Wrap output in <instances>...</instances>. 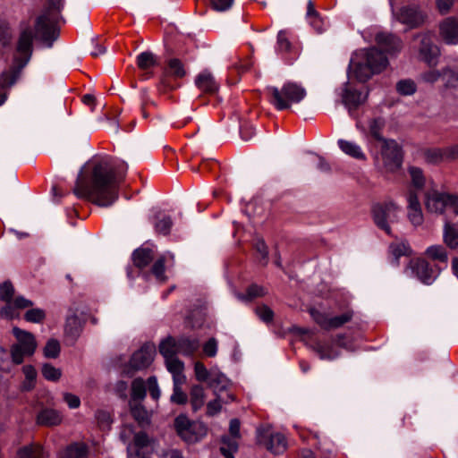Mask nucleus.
I'll return each mask as SVG.
<instances>
[{"mask_svg": "<svg viewBox=\"0 0 458 458\" xmlns=\"http://www.w3.org/2000/svg\"><path fill=\"white\" fill-rule=\"evenodd\" d=\"M123 174L116 172L107 158L96 157L81 170L73 189L74 194L100 207H109L118 199Z\"/></svg>", "mask_w": 458, "mask_h": 458, "instance_id": "1", "label": "nucleus"}, {"mask_svg": "<svg viewBox=\"0 0 458 458\" xmlns=\"http://www.w3.org/2000/svg\"><path fill=\"white\" fill-rule=\"evenodd\" d=\"M387 65L388 59L385 53L377 47H371L356 51L349 67L359 81L365 82L374 74L384 71Z\"/></svg>", "mask_w": 458, "mask_h": 458, "instance_id": "2", "label": "nucleus"}, {"mask_svg": "<svg viewBox=\"0 0 458 458\" xmlns=\"http://www.w3.org/2000/svg\"><path fill=\"white\" fill-rule=\"evenodd\" d=\"M64 0H49L44 12L35 21V37L45 47H52L59 36L56 24Z\"/></svg>", "mask_w": 458, "mask_h": 458, "instance_id": "3", "label": "nucleus"}, {"mask_svg": "<svg viewBox=\"0 0 458 458\" xmlns=\"http://www.w3.org/2000/svg\"><path fill=\"white\" fill-rule=\"evenodd\" d=\"M266 94L268 102L278 111L290 109L306 97V89L296 82H285L281 88L267 86Z\"/></svg>", "mask_w": 458, "mask_h": 458, "instance_id": "4", "label": "nucleus"}, {"mask_svg": "<svg viewBox=\"0 0 458 458\" xmlns=\"http://www.w3.org/2000/svg\"><path fill=\"white\" fill-rule=\"evenodd\" d=\"M13 334L17 343L11 347L12 360L15 364H21L25 357L34 354L37 349V342L31 333L19 327H13Z\"/></svg>", "mask_w": 458, "mask_h": 458, "instance_id": "5", "label": "nucleus"}, {"mask_svg": "<svg viewBox=\"0 0 458 458\" xmlns=\"http://www.w3.org/2000/svg\"><path fill=\"white\" fill-rule=\"evenodd\" d=\"M401 212V207L392 200L376 204L372 209L374 223L378 228L390 234V225L399 220Z\"/></svg>", "mask_w": 458, "mask_h": 458, "instance_id": "6", "label": "nucleus"}, {"mask_svg": "<svg viewBox=\"0 0 458 458\" xmlns=\"http://www.w3.org/2000/svg\"><path fill=\"white\" fill-rule=\"evenodd\" d=\"M424 202L430 213L442 214L445 208H451L458 215V195L430 190L425 194Z\"/></svg>", "mask_w": 458, "mask_h": 458, "instance_id": "7", "label": "nucleus"}, {"mask_svg": "<svg viewBox=\"0 0 458 458\" xmlns=\"http://www.w3.org/2000/svg\"><path fill=\"white\" fill-rule=\"evenodd\" d=\"M257 441L275 454H283L287 448L285 437L279 432H274L269 427L257 429Z\"/></svg>", "mask_w": 458, "mask_h": 458, "instance_id": "8", "label": "nucleus"}, {"mask_svg": "<svg viewBox=\"0 0 458 458\" xmlns=\"http://www.w3.org/2000/svg\"><path fill=\"white\" fill-rule=\"evenodd\" d=\"M381 157L385 169L387 172H396L402 165L401 148L394 140L381 141Z\"/></svg>", "mask_w": 458, "mask_h": 458, "instance_id": "9", "label": "nucleus"}, {"mask_svg": "<svg viewBox=\"0 0 458 458\" xmlns=\"http://www.w3.org/2000/svg\"><path fill=\"white\" fill-rule=\"evenodd\" d=\"M310 315L320 327L326 330H331L339 328L350 322L353 317V311L348 310L341 315L331 317L327 313L312 309L310 310Z\"/></svg>", "mask_w": 458, "mask_h": 458, "instance_id": "10", "label": "nucleus"}, {"mask_svg": "<svg viewBox=\"0 0 458 458\" xmlns=\"http://www.w3.org/2000/svg\"><path fill=\"white\" fill-rule=\"evenodd\" d=\"M33 33L30 28L24 29L18 38L14 63L22 69L30 60L32 55Z\"/></svg>", "mask_w": 458, "mask_h": 458, "instance_id": "11", "label": "nucleus"}, {"mask_svg": "<svg viewBox=\"0 0 458 458\" xmlns=\"http://www.w3.org/2000/svg\"><path fill=\"white\" fill-rule=\"evenodd\" d=\"M240 426L239 420L233 419L229 426L230 436H224L221 439L220 451L225 458H234L233 454L238 450V440L241 437Z\"/></svg>", "mask_w": 458, "mask_h": 458, "instance_id": "12", "label": "nucleus"}, {"mask_svg": "<svg viewBox=\"0 0 458 458\" xmlns=\"http://www.w3.org/2000/svg\"><path fill=\"white\" fill-rule=\"evenodd\" d=\"M420 38L419 53L420 58L428 65L436 64L439 55L438 47L433 43V36L430 33H422L417 36Z\"/></svg>", "mask_w": 458, "mask_h": 458, "instance_id": "13", "label": "nucleus"}, {"mask_svg": "<svg viewBox=\"0 0 458 458\" xmlns=\"http://www.w3.org/2000/svg\"><path fill=\"white\" fill-rule=\"evenodd\" d=\"M409 268L420 282L426 284H431L438 275L424 259H411L409 263Z\"/></svg>", "mask_w": 458, "mask_h": 458, "instance_id": "14", "label": "nucleus"}, {"mask_svg": "<svg viewBox=\"0 0 458 458\" xmlns=\"http://www.w3.org/2000/svg\"><path fill=\"white\" fill-rule=\"evenodd\" d=\"M156 347L152 344H144L139 351L135 352L130 360L131 367L135 369L148 368L154 360Z\"/></svg>", "mask_w": 458, "mask_h": 458, "instance_id": "15", "label": "nucleus"}, {"mask_svg": "<svg viewBox=\"0 0 458 458\" xmlns=\"http://www.w3.org/2000/svg\"><path fill=\"white\" fill-rule=\"evenodd\" d=\"M407 216L410 222L419 226L422 225L424 216L418 193L413 190H409L406 193Z\"/></svg>", "mask_w": 458, "mask_h": 458, "instance_id": "16", "label": "nucleus"}, {"mask_svg": "<svg viewBox=\"0 0 458 458\" xmlns=\"http://www.w3.org/2000/svg\"><path fill=\"white\" fill-rule=\"evenodd\" d=\"M394 14L397 21L411 28L421 25L426 19V14L417 7H403Z\"/></svg>", "mask_w": 458, "mask_h": 458, "instance_id": "17", "label": "nucleus"}, {"mask_svg": "<svg viewBox=\"0 0 458 458\" xmlns=\"http://www.w3.org/2000/svg\"><path fill=\"white\" fill-rule=\"evenodd\" d=\"M366 98V95H363L360 91L349 88L348 85H345L344 89H343L342 102L348 109L350 114H352L359 107V106L364 103Z\"/></svg>", "mask_w": 458, "mask_h": 458, "instance_id": "18", "label": "nucleus"}, {"mask_svg": "<svg viewBox=\"0 0 458 458\" xmlns=\"http://www.w3.org/2000/svg\"><path fill=\"white\" fill-rule=\"evenodd\" d=\"M443 39L451 45L458 44V19L447 18L439 26Z\"/></svg>", "mask_w": 458, "mask_h": 458, "instance_id": "19", "label": "nucleus"}, {"mask_svg": "<svg viewBox=\"0 0 458 458\" xmlns=\"http://www.w3.org/2000/svg\"><path fill=\"white\" fill-rule=\"evenodd\" d=\"M185 74L186 71L182 61L177 58H172L167 62L160 83L164 85L165 88H169L170 85L166 81L167 77L182 78Z\"/></svg>", "mask_w": 458, "mask_h": 458, "instance_id": "20", "label": "nucleus"}, {"mask_svg": "<svg viewBox=\"0 0 458 458\" xmlns=\"http://www.w3.org/2000/svg\"><path fill=\"white\" fill-rule=\"evenodd\" d=\"M276 51L283 55H289L290 61L298 55L297 48L293 46L286 30H280L277 34Z\"/></svg>", "mask_w": 458, "mask_h": 458, "instance_id": "21", "label": "nucleus"}, {"mask_svg": "<svg viewBox=\"0 0 458 458\" xmlns=\"http://www.w3.org/2000/svg\"><path fill=\"white\" fill-rule=\"evenodd\" d=\"M195 84L199 89L209 94L216 92L218 89V85L215 81L214 76L207 71H203L197 76Z\"/></svg>", "mask_w": 458, "mask_h": 458, "instance_id": "22", "label": "nucleus"}, {"mask_svg": "<svg viewBox=\"0 0 458 458\" xmlns=\"http://www.w3.org/2000/svg\"><path fill=\"white\" fill-rule=\"evenodd\" d=\"M306 18L310 26L318 32L322 33L325 30L326 23L320 17L319 13L315 9V4L312 0L307 3Z\"/></svg>", "mask_w": 458, "mask_h": 458, "instance_id": "23", "label": "nucleus"}, {"mask_svg": "<svg viewBox=\"0 0 458 458\" xmlns=\"http://www.w3.org/2000/svg\"><path fill=\"white\" fill-rule=\"evenodd\" d=\"M165 364L168 371L173 375L174 382H176L177 384H184L186 377L183 374V362L175 357L165 360Z\"/></svg>", "mask_w": 458, "mask_h": 458, "instance_id": "24", "label": "nucleus"}, {"mask_svg": "<svg viewBox=\"0 0 458 458\" xmlns=\"http://www.w3.org/2000/svg\"><path fill=\"white\" fill-rule=\"evenodd\" d=\"M311 347L321 360H334L339 356V352L331 343L317 342Z\"/></svg>", "mask_w": 458, "mask_h": 458, "instance_id": "25", "label": "nucleus"}, {"mask_svg": "<svg viewBox=\"0 0 458 458\" xmlns=\"http://www.w3.org/2000/svg\"><path fill=\"white\" fill-rule=\"evenodd\" d=\"M62 421V415L55 410L44 409L37 416V422L43 426H55Z\"/></svg>", "mask_w": 458, "mask_h": 458, "instance_id": "26", "label": "nucleus"}, {"mask_svg": "<svg viewBox=\"0 0 458 458\" xmlns=\"http://www.w3.org/2000/svg\"><path fill=\"white\" fill-rule=\"evenodd\" d=\"M376 39L387 53L397 52L401 49V40L393 35L378 34L377 35Z\"/></svg>", "mask_w": 458, "mask_h": 458, "instance_id": "27", "label": "nucleus"}, {"mask_svg": "<svg viewBox=\"0 0 458 458\" xmlns=\"http://www.w3.org/2000/svg\"><path fill=\"white\" fill-rule=\"evenodd\" d=\"M174 255L171 253H165L159 257L153 264L151 271L155 277L161 282L165 281L166 277L165 276V264L166 262L171 261L174 262Z\"/></svg>", "mask_w": 458, "mask_h": 458, "instance_id": "28", "label": "nucleus"}, {"mask_svg": "<svg viewBox=\"0 0 458 458\" xmlns=\"http://www.w3.org/2000/svg\"><path fill=\"white\" fill-rule=\"evenodd\" d=\"M153 251L148 248H140L132 254L133 264L139 268H144L153 260Z\"/></svg>", "mask_w": 458, "mask_h": 458, "instance_id": "29", "label": "nucleus"}, {"mask_svg": "<svg viewBox=\"0 0 458 458\" xmlns=\"http://www.w3.org/2000/svg\"><path fill=\"white\" fill-rule=\"evenodd\" d=\"M159 352L164 356L165 360L175 358L179 352L178 341L173 337H168L162 341L159 345Z\"/></svg>", "mask_w": 458, "mask_h": 458, "instance_id": "30", "label": "nucleus"}, {"mask_svg": "<svg viewBox=\"0 0 458 458\" xmlns=\"http://www.w3.org/2000/svg\"><path fill=\"white\" fill-rule=\"evenodd\" d=\"M338 146L346 155L356 159H365L364 153L362 152L360 147L356 143L344 140H339Z\"/></svg>", "mask_w": 458, "mask_h": 458, "instance_id": "31", "label": "nucleus"}, {"mask_svg": "<svg viewBox=\"0 0 458 458\" xmlns=\"http://www.w3.org/2000/svg\"><path fill=\"white\" fill-rule=\"evenodd\" d=\"M21 70V69L15 64L14 67L3 72L0 75V89H5L12 87L16 82Z\"/></svg>", "mask_w": 458, "mask_h": 458, "instance_id": "32", "label": "nucleus"}, {"mask_svg": "<svg viewBox=\"0 0 458 458\" xmlns=\"http://www.w3.org/2000/svg\"><path fill=\"white\" fill-rule=\"evenodd\" d=\"M408 173L411 178V185L413 188L412 190L415 191L416 190H422L426 184V178L423 174V171L420 167L410 166L408 169Z\"/></svg>", "mask_w": 458, "mask_h": 458, "instance_id": "33", "label": "nucleus"}, {"mask_svg": "<svg viewBox=\"0 0 458 458\" xmlns=\"http://www.w3.org/2000/svg\"><path fill=\"white\" fill-rule=\"evenodd\" d=\"M448 147L445 148H430L425 152L426 161L431 164H438L443 161L450 160L448 155Z\"/></svg>", "mask_w": 458, "mask_h": 458, "instance_id": "34", "label": "nucleus"}, {"mask_svg": "<svg viewBox=\"0 0 458 458\" xmlns=\"http://www.w3.org/2000/svg\"><path fill=\"white\" fill-rule=\"evenodd\" d=\"M88 446L83 443H76L69 445L62 458H87Z\"/></svg>", "mask_w": 458, "mask_h": 458, "instance_id": "35", "label": "nucleus"}, {"mask_svg": "<svg viewBox=\"0 0 458 458\" xmlns=\"http://www.w3.org/2000/svg\"><path fill=\"white\" fill-rule=\"evenodd\" d=\"M193 421H191L186 416L180 415L174 420V427L178 435L183 440H192L193 438L189 435L188 428H191Z\"/></svg>", "mask_w": 458, "mask_h": 458, "instance_id": "36", "label": "nucleus"}, {"mask_svg": "<svg viewBox=\"0 0 458 458\" xmlns=\"http://www.w3.org/2000/svg\"><path fill=\"white\" fill-rule=\"evenodd\" d=\"M149 443L148 437L146 433L139 432L135 434L133 443L127 445V456L129 457V448L132 447V452L137 455H141V450L148 446Z\"/></svg>", "mask_w": 458, "mask_h": 458, "instance_id": "37", "label": "nucleus"}, {"mask_svg": "<svg viewBox=\"0 0 458 458\" xmlns=\"http://www.w3.org/2000/svg\"><path fill=\"white\" fill-rule=\"evenodd\" d=\"M199 347V342L197 339L182 337L178 340L179 352L183 355H192Z\"/></svg>", "mask_w": 458, "mask_h": 458, "instance_id": "38", "label": "nucleus"}, {"mask_svg": "<svg viewBox=\"0 0 458 458\" xmlns=\"http://www.w3.org/2000/svg\"><path fill=\"white\" fill-rule=\"evenodd\" d=\"M191 404L193 411L199 410L205 403V394L204 389L200 386H194L191 389Z\"/></svg>", "mask_w": 458, "mask_h": 458, "instance_id": "39", "label": "nucleus"}, {"mask_svg": "<svg viewBox=\"0 0 458 458\" xmlns=\"http://www.w3.org/2000/svg\"><path fill=\"white\" fill-rule=\"evenodd\" d=\"M425 254L428 258L443 263H446L448 259L446 250L442 245L429 246L426 250Z\"/></svg>", "mask_w": 458, "mask_h": 458, "instance_id": "40", "label": "nucleus"}, {"mask_svg": "<svg viewBox=\"0 0 458 458\" xmlns=\"http://www.w3.org/2000/svg\"><path fill=\"white\" fill-rule=\"evenodd\" d=\"M64 331L66 335L71 336L72 340L77 339L81 331V326L78 317L71 316L67 318Z\"/></svg>", "mask_w": 458, "mask_h": 458, "instance_id": "41", "label": "nucleus"}, {"mask_svg": "<svg viewBox=\"0 0 458 458\" xmlns=\"http://www.w3.org/2000/svg\"><path fill=\"white\" fill-rule=\"evenodd\" d=\"M444 242L451 249L458 248V231L448 223L444 229Z\"/></svg>", "mask_w": 458, "mask_h": 458, "instance_id": "42", "label": "nucleus"}, {"mask_svg": "<svg viewBox=\"0 0 458 458\" xmlns=\"http://www.w3.org/2000/svg\"><path fill=\"white\" fill-rule=\"evenodd\" d=\"M267 293V290L266 288L261 285L253 284L247 288L245 294H239L238 298L242 301H251L255 298L266 295Z\"/></svg>", "mask_w": 458, "mask_h": 458, "instance_id": "43", "label": "nucleus"}, {"mask_svg": "<svg viewBox=\"0 0 458 458\" xmlns=\"http://www.w3.org/2000/svg\"><path fill=\"white\" fill-rule=\"evenodd\" d=\"M146 396L145 382L141 378H136L131 384V399L132 402L142 401Z\"/></svg>", "mask_w": 458, "mask_h": 458, "instance_id": "44", "label": "nucleus"}, {"mask_svg": "<svg viewBox=\"0 0 458 458\" xmlns=\"http://www.w3.org/2000/svg\"><path fill=\"white\" fill-rule=\"evenodd\" d=\"M22 371L25 376V380L22 383V389L30 391L35 386V381L37 377V372L34 367L26 365L22 368Z\"/></svg>", "mask_w": 458, "mask_h": 458, "instance_id": "45", "label": "nucleus"}, {"mask_svg": "<svg viewBox=\"0 0 458 458\" xmlns=\"http://www.w3.org/2000/svg\"><path fill=\"white\" fill-rule=\"evenodd\" d=\"M189 435L194 438L192 440H184L188 443H195L200 440L207 435V428L200 422H194L191 428H188Z\"/></svg>", "mask_w": 458, "mask_h": 458, "instance_id": "46", "label": "nucleus"}, {"mask_svg": "<svg viewBox=\"0 0 458 458\" xmlns=\"http://www.w3.org/2000/svg\"><path fill=\"white\" fill-rule=\"evenodd\" d=\"M385 126V122L383 119L381 118H375V119H372L370 122H369V133L371 134V136L378 140V141H382L384 140H386L383 136H382V130Z\"/></svg>", "mask_w": 458, "mask_h": 458, "instance_id": "47", "label": "nucleus"}, {"mask_svg": "<svg viewBox=\"0 0 458 458\" xmlns=\"http://www.w3.org/2000/svg\"><path fill=\"white\" fill-rule=\"evenodd\" d=\"M42 448L38 445H30L21 448L18 452L19 458H41Z\"/></svg>", "mask_w": 458, "mask_h": 458, "instance_id": "48", "label": "nucleus"}, {"mask_svg": "<svg viewBox=\"0 0 458 458\" xmlns=\"http://www.w3.org/2000/svg\"><path fill=\"white\" fill-rule=\"evenodd\" d=\"M208 385L214 389L215 394H217L218 391H222L226 388L227 379L223 374L212 373L208 380Z\"/></svg>", "mask_w": 458, "mask_h": 458, "instance_id": "49", "label": "nucleus"}, {"mask_svg": "<svg viewBox=\"0 0 458 458\" xmlns=\"http://www.w3.org/2000/svg\"><path fill=\"white\" fill-rule=\"evenodd\" d=\"M173 222L169 216L162 215L157 216V221L155 223V229L158 233L166 235L170 233Z\"/></svg>", "mask_w": 458, "mask_h": 458, "instance_id": "50", "label": "nucleus"}, {"mask_svg": "<svg viewBox=\"0 0 458 458\" xmlns=\"http://www.w3.org/2000/svg\"><path fill=\"white\" fill-rule=\"evenodd\" d=\"M390 251L395 258L396 263H398V259L400 257L408 256L411 254V248L407 242H402L391 244Z\"/></svg>", "mask_w": 458, "mask_h": 458, "instance_id": "51", "label": "nucleus"}, {"mask_svg": "<svg viewBox=\"0 0 458 458\" xmlns=\"http://www.w3.org/2000/svg\"><path fill=\"white\" fill-rule=\"evenodd\" d=\"M96 420L98 425L101 430H109L113 422L111 414L103 410H99L96 412Z\"/></svg>", "mask_w": 458, "mask_h": 458, "instance_id": "52", "label": "nucleus"}, {"mask_svg": "<svg viewBox=\"0 0 458 458\" xmlns=\"http://www.w3.org/2000/svg\"><path fill=\"white\" fill-rule=\"evenodd\" d=\"M155 56L150 52L140 53L137 57V64L141 70H148L155 65Z\"/></svg>", "mask_w": 458, "mask_h": 458, "instance_id": "53", "label": "nucleus"}, {"mask_svg": "<svg viewBox=\"0 0 458 458\" xmlns=\"http://www.w3.org/2000/svg\"><path fill=\"white\" fill-rule=\"evenodd\" d=\"M396 89L401 95L410 96L416 91V84L411 80H402L396 84Z\"/></svg>", "mask_w": 458, "mask_h": 458, "instance_id": "54", "label": "nucleus"}, {"mask_svg": "<svg viewBox=\"0 0 458 458\" xmlns=\"http://www.w3.org/2000/svg\"><path fill=\"white\" fill-rule=\"evenodd\" d=\"M60 353V344L55 339H50L47 341L44 347V355L47 358L55 359L58 357Z\"/></svg>", "mask_w": 458, "mask_h": 458, "instance_id": "55", "label": "nucleus"}, {"mask_svg": "<svg viewBox=\"0 0 458 458\" xmlns=\"http://www.w3.org/2000/svg\"><path fill=\"white\" fill-rule=\"evenodd\" d=\"M42 375L47 380L57 381L61 377L62 372L50 364H45L42 367Z\"/></svg>", "mask_w": 458, "mask_h": 458, "instance_id": "56", "label": "nucleus"}, {"mask_svg": "<svg viewBox=\"0 0 458 458\" xmlns=\"http://www.w3.org/2000/svg\"><path fill=\"white\" fill-rule=\"evenodd\" d=\"M183 384H177L174 382V392L171 395V402L177 404H184L187 402V395L182 392V386Z\"/></svg>", "mask_w": 458, "mask_h": 458, "instance_id": "57", "label": "nucleus"}, {"mask_svg": "<svg viewBox=\"0 0 458 458\" xmlns=\"http://www.w3.org/2000/svg\"><path fill=\"white\" fill-rule=\"evenodd\" d=\"M45 317H46L45 311L41 309L29 310L24 315V318L28 322H32V323H40L44 320Z\"/></svg>", "mask_w": 458, "mask_h": 458, "instance_id": "58", "label": "nucleus"}, {"mask_svg": "<svg viewBox=\"0 0 458 458\" xmlns=\"http://www.w3.org/2000/svg\"><path fill=\"white\" fill-rule=\"evenodd\" d=\"M194 371L197 380L205 382L209 380L212 372H209L202 362H196Z\"/></svg>", "mask_w": 458, "mask_h": 458, "instance_id": "59", "label": "nucleus"}, {"mask_svg": "<svg viewBox=\"0 0 458 458\" xmlns=\"http://www.w3.org/2000/svg\"><path fill=\"white\" fill-rule=\"evenodd\" d=\"M131 411L133 418L140 423H144L148 420V412L140 404H131Z\"/></svg>", "mask_w": 458, "mask_h": 458, "instance_id": "60", "label": "nucleus"}, {"mask_svg": "<svg viewBox=\"0 0 458 458\" xmlns=\"http://www.w3.org/2000/svg\"><path fill=\"white\" fill-rule=\"evenodd\" d=\"M255 312L257 316L266 323L271 322L273 320L274 313L272 310L266 305L257 307Z\"/></svg>", "mask_w": 458, "mask_h": 458, "instance_id": "61", "label": "nucleus"}, {"mask_svg": "<svg viewBox=\"0 0 458 458\" xmlns=\"http://www.w3.org/2000/svg\"><path fill=\"white\" fill-rule=\"evenodd\" d=\"M14 289L10 282L0 284V299L4 301H10L13 295Z\"/></svg>", "mask_w": 458, "mask_h": 458, "instance_id": "62", "label": "nucleus"}, {"mask_svg": "<svg viewBox=\"0 0 458 458\" xmlns=\"http://www.w3.org/2000/svg\"><path fill=\"white\" fill-rule=\"evenodd\" d=\"M216 395L217 397L215 400L208 402L207 404V414L209 416L218 413L221 410V403L225 402L224 398L218 395V394Z\"/></svg>", "mask_w": 458, "mask_h": 458, "instance_id": "63", "label": "nucleus"}, {"mask_svg": "<svg viewBox=\"0 0 458 458\" xmlns=\"http://www.w3.org/2000/svg\"><path fill=\"white\" fill-rule=\"evenodd\" d=\"M16 316H18V313L14 304L12 303L11 301H6V304L0 310V317L7 319H13Z\"/></svg>", "mask_w": 458, "mask_h": 458, "instance_id": "64", "label": "nucleus"}]
</instances>
